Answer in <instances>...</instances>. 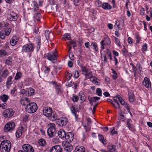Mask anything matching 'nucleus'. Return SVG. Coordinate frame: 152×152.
Here are the masks:
<instances>
[{
    "label": "nucleus",
    "instance_id": "56",
    "mask_svg": "<svg viewBox=\"0 0 152 152\" xmlns=\"http://www.w3.org/2000/svg\"><path fill=\"white\" fill-rule=\"evenodd\" d=\"M79 99V97L77 95H73L72 97V100L73 102H76Z\"/></svg>",
    "mask_w": 152,
    "mask_h": 152
},
{
    "label": "nucleus",
    "instance_id": "4",
    "mask_svg": "<svg viewBox=\"0 0 152 152\" xmlns=\"http://www.w3.org/2000/svg\"><path fill=\"white\" fill-rule=\"evenodd\" d=\"M34 45L32 43L26 44L22 48V51L26 53L32 52L34 50Z\"/></svg>",
    "mask_w": 152,
    "mask_h": 152
},
{
    "label": "nucleus",
    "instance_id": "22",
    "mask_svg": "<svg viewBox=\"0 0 152 152\" xmlns=\"http://www.w3.org/2000/svg\"><path fill=\"white\" fill-rule=\"evenodd\" d=\"M12 76H9L7 78L6 83V85L7 88H9L10 86L11 85L12 83Z\"/></svg>",
    "mask_w": 152,
    "mask_h": 152
},
{
    "label": "nucleus",
    "instance_id": "53",
    "mask_svg": "<svg viewBox=\"0 0 152 152\" xmlns=\"http://www.w3.org/2000/svg\"><path fill=\"white\" fill-rule=\"evenodd\" d=\"M49 30H47L45 31V36L46 38V39L47 40H48L49 39Z\"/></svg>",
    "mask_w": 152,
    "mask_h": 152
},
{
    "label": "nucleus",
    "instance_id": "25",
    "mask_svg": "<svg viewBox=\"0 0 152 152\" xmlns=\"http://www.w3.org/2000/svg\"><path fill=\"white\" fill-rule=\"evenodd\" d=\"M74 151L75 152H85V149L83 146H77L75 147Z\"/></svg>",
    "mask_w": 152,
    "mask_h": 152
},
{
    "label": "nucleus",
    "instance_id": "20",
    "mask_svg": "<svg viewBox=\"0 0 152 152\" xmlns=\"http://www.w3.org/2000/svg\"><path fill=\"white\" fill-rule=\"evenodd\" d=\"M114 100L116 101L117 100L119 101L121 104L122 105H124L125 103L123 99L119 95H117L114 97Z\"/></svg>",
    "mask_w": 152,
    "mask_h": 152
},
{
    "label": "nucleus",
    "instance_id": "43",
    "mask_svg": "<svg viewBox=\"0 0 152 152\" xmlns=\"http://www.w3.org/2000/svg\"><path fill=\"white\" fill-rule=\"evenodd\" d=\"M41 16V15L40 13L35 14L34 15V17L35 20H37V21H39Z\"/></svg>",
    "mask_w": 152,
    "mask_h": 152
},
{
    "label": "nucleus",
    "instance_id": "55",
    "mask_svg": "<svg viewBox=\"0 0 152 152\" xmlns=\"http://www.w3.org/2000/svg\"><path fill=\"white\" fill-rule=\"evenodd\" d=\"M96 6L97 7H102V2L99 0H98L96 1L95 2Z\"/></svg>",
    "mask_w": 152,
    "mask_h": 152
},
{
    "label": "nucleus",
    "instance_id": "57",
    "mask_svg": "<svg viewBox=\"0 0 152 152\" xmlns=\"http://www.w3.org/2000/svg\"><path fill=\"white\" fill-rule=\"evenodd\" d=\"M106 54L107 55L108 57H109V59L110 60H112V56L111 53L108 50H107L106 52Z\"/></svg>",
    "mask_w": 152,
    "mask_h": 152
},
{
    "label": "nucleus",
    "instance_id": "32",
    "mask_svg": "<svg viewBox=\"0 0 152 152\" xmlns=\"http://www.w3.org/2000/svg\"><path fill=\"white\" fill-rule=\"evenodd\" d=\"M83 125L86 132H88L91 130V126L89 123H87L85 124H83Z\"/></svg>",
    "mask_w": 152,
    "mask_h": 152
},
{
    "label": "nucleus",
    "instance_id": "39",
    "mask_svg": "<svg viewBox=\"0 0 152 152\" xmlns=\"http://www.w3.org/2000/svg\"><path fill=\"white\" fill-rule=\"evenodd\" d=\"M111 70L112 71V73L113 74V75H111V76L113 80H115L118 77V74L113 69H112Z\"/></svg>",
    "mask_w": 152,
    "mask_h": 152
},
{
    "label": "nucleus",
    "instance_id": "54",
    "mask_svg": "<svg viewBox=\"0 0 152 152\" xmlns=\"http://www.w3.org/2000/svg\"><path fill=\"white\" fill-rule=\"evenodd\" d=\"M96 94L99 96H101L102 95V91L100 88H98L96 90Z\"/></svg>",
    "mask_w": 152,
    "mask_h": 152
},
{
    "label": "nucleus",
    "instance_id": "44",
    "mask_svg": "<svg viewBox=\"0 0 152 152\" xmlns=\"http://www.w3.org/2000/svg\"><path fill=\"white\" fill-rule=\"evenodd\" d=\"M120 116L121 117L120 119L122 121H124L125 120V117L124 115V112L122 110H120L119 113Z\"/></svg>",
    "mask_w": 152,
    "mask_h": 152
},
{
    "label": "nucleus",
    "instance_id": "59",
    "mask_svg": "<svg viewBox=\"0 0 152 152\" xmlns=\"http://www.w3.org/2000/svg\"><path fill=\"white\" fill-rule=\"evenodd\" d=\"M115 103H116L117 105H115L114 104L113 105V106L116 109L118 108L119 109H121V107L120 106V104L118 102L117 100L115 101Z\"/></svg>",
    "mask_w": 152,
    "mask_h": 152
},
{
    "label": "nucleus",
    "instance_id": "42",
    "mask_svg": "<svg viewBox=\"0 0 152 152\" xmlns=\"http://www.w3.org/2000/svg\"><path fill=\"white\" fill-rule=\"evenodd\" d=\"M129 100L131 102H132L134 101V94L131 93H129Z\"/></svg>",
    "mask_w": 152,
    "mask_h": 152
},
{
    "label": "nucleus",
    "instance_id": "27",
    "mask_svg": "<svg viewBox=\"0 0 152 152\" xmlns=\"http://www.w3.org/2000/svg\"><path fill=\"white\" fill-rule=\"evenodd\" d=\"M23 129V128L21 127L17 131L16 133V136L17 138H19L21 136Z\"/></svg>",
    "mask_w": 152,
    "mask_h": 152
},
{
    "label": "nucleus",
    "instance_id": "51",
    "mask_svg": "<svg viewBox=\"0 0 152 152\" xmlns=\"http://www.w3.org/2000/svg\"><path fill=\"white\" fill-rule=\"evenodd\" d=\"M110 133L112 135L115 134H116L118 133L117 132L114 130V128H111L110 129Z\"/></svg>",
    "mask_w": 152,
    "mask_h": 152
},
{
    "label": "nucleus",
    "instance_id": "31",
    "mask_svg": "<svg viewBox=\"0 0 152 152\" xmlns=\"http://www.w3.org/2000/svg\"><path fill=\"white\" fill-rule=\"evenodd\" d=\"M38 144L39 146L45 147L46 145V142L45 140L43 138H41L38 141Z\"/></svg>",
    "mask_w": 152,
    "mask_h": 152
},
{
    "label": "nucleus",
    "instance_id": "29",
    "mask_svg": "<svg viewBox=\"0 0 152 152\" xmlns=\"http://www.w3.org/2000/svg\"><path fill=\"white\" fill-rule=\"evenodd\" d=\"M66 134L63 129H61L58 132V135L61 138H65Z\"/></svg>",
    "mask_w": 152,
    "mask_h": 152
},
{
    "label": "nucleus",
    "instance_id": "34",
    "mask_svg": "<svg viewBox=\"0 0 152 152\" xmlns=\"http://www.w3.org/2000/svg\"><path fill=\"white\" fill-rule=\"evenodd\" d=\"M135 69L137 73H138L140 74H141V72L142 70V67L141 66L140 64H137L136 65Z\"/></svg>",
    "mask_w": 152,
    "mask_h": 152
},
{
    "label": "nucleus",
    "instance_id": "40",
    "mask_svg": "<svg viewBox=\"0 0 152 152\" xmlns=\"http://www.w3.org/2000/svg\"><path fill=\"white\" fill-rule=\"evenodd\" d=\"M98 137L99 140L103 144H105L106 143V139L104 140L103 136L102 135L99 134L98 135Z\"/></svg>",
    "mask_w": 152,
    "mask_h": 152
},
{
    "label": "nucleus",
    "instance_id": "52",
    "mask_svg": "<svg viewBox=\"0 0 152 152\" xmlns=\"http://www.w3.org/2000/svg\"><path fill=\"white\" fill-rule=\"evenodd\" d=\"M79 66L80 67L81 70L83 73H84L87 71L88 69H87L85 66H83L82 65H79Z\"/></svg>",
    "mask_w": 152,
    "mask_h": 152
},
{
    "label": "nucleus",
    "instance_id": "6",
    "mask_svg": "<svg viewBox=\"0 0 152 152\" xmlns=\"http://www.w3.org/2000/svg\"><path fill=\"white\" fill-rule=\"evenodd\" d=\"M68 122V119L64 117L58 119L56 121V124L60 126H65Z\"/></svg>",
    "mask_w": 152,
    "mask_h": 152
},
{
    "label": "nucleus",
    "instance_id": "15",
    "mask_svg": "<svg viewBox=\"0 0 152 152\" xmlns=\"http://www.w3.org/2000/svg\"><path fill=\"white\" fill-rule=\"evenodd\" d=\"M74 138V134L71 132H68L66 135L65 138L66 140H68V142H71L72 141Z\"/></svg>",
    "mask_w": 152,
    "mask_h": 152
},
{
    "label": "nucleus",
    "instance_id": "3",
    "mask_svg": "<svg viewBox=\"0 0 152 152\" xmlns=\"http://www.w3.org/2000/svg\"><path fill=\"white\" fill-rule=\"evenodd\" d=\"M49 128L47 130L48 135L50 137H52L55 135L56 131L55 129V124L51 123L48 124Z\"/></svg>",
    "mask_w": 152,
    "mask_h": 152
},
{
    "label": "nucleus",
    "instance_id": "46",
    "mask_svg": "<svg viewBox=\"0 0 152 152\" xmlns=\"http://www.w3.org/2000/svg\"><path fill=\"white\" fill-rule=\"evenodd\" d=\"M135 38L136 39V44L139 43L141 40V38L140 35L138 34H136Z\"/></svg>",
    "mask_w": 152,
    "mask_h": 152
},
{
    "label": "nucleus",
    "instance_id": "49",
    "mask_svg": "<svg viewBox=\"0 0 152 152\" xmlns=\"http://www.w3.org/2000/svg\"><path fill=\"white\" fill-rule=\"evenodd\" d=\"M104 39L105 40V42L107 45H109L111 43V41L109 37L106 36L104 37Z\"/></svg>",
    "mask_w": 152,
    "mask_h": 152
},
{
    "label": "nucleus",
    "instance_id": "38",
    "mask_svg": "<svg viewBox=\"0 0 152 152\" xmlns=\"http://www.w3.org/2000/svg\"><path fill=\"white\" fill-rule=\"evenodd\" d=\"M22 76V74L20 72H18L16 74L14 79L15 80H18L20 79Z\"/></svg>",
    "mask_w": 152,
    "mask_h": 152
},
{
    "label": "nucleus",
    "instance_id": "8",
    "mask_svg": "<svg viewBox=\"0 0 152 152\" xmlns=\"http://www.w3.org/2000/svg\"><path fill=\"white\" fill-rule=\"evenodd\" d=\"M15 127V124L13 122H9L6 124L4 127V130L6 132L13 130Z\"/></svg>",
    "mask_w": 152,
    "mask_h": 152
},
{
    "label": "nucleus",
    "instance_id": "17",
    "mask_svg": "<svg viewBox=\"0 0 152 152\" xmlns=\"http://www.w3.org/2000/svg\"><path fill=\"white\" fill-rule=\"evenodd\" d=\"M143 84L147 88H151V83L147 77H145L142 82Z\"/></svg>",
    "mask_w": 152,
    "mask_h": 152
},
{
    "label": "nucleus",
    "instance_id": "60",
    "mask_svg": "<svg viewBox=\"0 0 152 152\" xmlns=\"http://www.w3.org/2000/svg\"><path fill=\"white\" fill-rule=\"evenodd\" d=\"M115 41L116 43L117 44V45L119 47L121 45L119 40L116 37H115Z\"/></svg>",
    "mask_w": 152,
    "mask_h": 152
},
{
    "label": "nucleus",
    "instance_id": "28",
    "mask_svg": "<svg viewBox=\"0 0 152 152\" xmlns=\"http://www.w3.org/2000/svg\"><path fill=\"white\" fill-rule=\"evenodd\" d=\"M37 52H38L40 49L41 45V40L40 37H38L37 38Z\"/></svg>",
    "mask_w": 152,
    "mask_h": 152
},
{
    "label": "nucleus",
    "instance_id": "21",
    "mask_svg": "<svg viewBox=\"0 0 152 152\" xmlns=\"http://www.w3.org/2000/svg\"><path fill=\"white\" fill-rule=\"evenodd\" d=\"M27 92L26 93V96H32L34 94V90L32 88H30L26 89Z\"/></svg>",
    "mask_w": 152,
    "mask_h": 152
},
{
    "label": "nucleus",
    "instance_id": "50",
    "mask_svg": "<svg viewBox=\"0 0 152 152\" xmlns=\"http://www.w3.org/2000/svg\"><path fill=\"white\" fill-rule=\"evenodd\" d=\"M7 52L4 50H0V57H3L6 56Z\"/></svg>",
    "mask_w": 152,
    "mask_h": 152
},
{
    "label": "nucleus",
    "instance_id": "1",
    "mask_svg": "<svg viewBox=\"0 0 152 152\" xmlns=\"http://www.w3.org/2000/svg\"><path fill=\"white\" fill-rule=\"evenodd\" d=\"M10 142L7 140L2 141L0 145V149L1 152H9L11 148Z\"/></svg>",
    "mask_w": 152,
    "mask_h": 152
},
{
    "label": "nucleus",
    "instance_id": "11",
    "mask_svg": "<svg viewBox=\"0 0 152 152\" xmlns=\"http://www.w3.org/2000/svg\"><path fill=\"white\" fill-rule=\"evenodd\" d=\"M22 148L25 152H34V149L31 145L28 144H25L22 146Z\"/></svg>",
    "mask_w": 152,
    "mask_h": 152
},
{
    "label": "nucleus",
    "instance_id": "24",
    "mask_svg": "<svg viewBox=\"0 0 152 152\" xmlns=\"http://www.w3.org/2000/svg\"><path fill=\"white\" fill-rule=\"evenodd\" d=\"M18 39V38L17 37L13 36L10 41L11 45L12 46L15 45L17 44Z\"/></svg>",
    "mask_w": 152,
    "mask_h": 152
},
{
    "label": "nucleus",
    "instance_id": "63",
    "mask_svg": "<svg viewBox=\"0 0 152 152\" xmlns=\"http://www.w3.org/2000/svg\"><path fill=\"white\" fill-rule=\"evenodd\" d=\"M123 1L126 3V8L128 10H129V7H128V5L129 3H130L129 0H122Z\"/></svg>",
    "mask_w": 152,
    "mask_h": 152
},
{
    "label": "nucleus",
    "instance_id": "64",
    "mask_svg": "<svg viewBox=\"0 0 152 152\" xmlns=\"http://www.w3.org/2000/svg\"><path fill=\"white\" fill-rule=\"evenodd\" d=\"M45 69L44 70V72L45 73H48L50 72V67H48L47 66H45Z\"/></svg>",
    "mask_w": 152,
    "mask_h": 152
},
{
    "label": "nucleus",
    "instance_id": "62",
    "mask_svg": "<svg viewBox=\"0 0 152 152\" xmlns=\"http://www.w3.org/2000/svg\"><path fill=\"white\" fill-rule=\"evenodd\" d=\"M5 35H6L5 34H4V32L3 31H1L0 32V38L1 39H4L5 37Z\"/></svg>",
    "mask_w": 152,
    "mask_h": 152
},
{
    "label": "nucleus",
    "instance_id": "18",
    "mask_svg": "<svg viewBox=\"0 0 152 152\" xmlns=\"http://www.w3.org/2000/svg\"><path fill=\"white\" fill-rule=\"evenodd\" d=\"M58 118V115L56 113V112L54 111H53L52 113L50 114L49 116H48V118L52 121H54L57 120V118Z\"/></svg>",
    "mask_w": 152,
    "mask_h": 152
},
{
    "label": "nucleus",
    "instance_id": "47",
    "mask_svg": "<svg viewBox=\"0 0 152 152\" xmlns=\"http://www.w3.org/2000/svg\"><path fill=\"white\" fill-rule=\"evenodd\" d=\"M55 89L58 94L59 93V92H61L62 91V89L59 85H56V86L55 87Z\"/></svg>",
    "mask_w": 152,
    "mask_h": 152
},
{
    "label": "nucleus",
    "instance_id": "36",
    "mask_svg": "<svg viewBox=\"0 0 152 152\" xmlns=\"http://www.w3.org/2000/svg\"><path fill=\"white\" fill-rule=\"evenodd\" d=\"M62 39L65 40H71L70 34L69 33L65 34L63 36Z\"/></svg>",
    "mask_w": 152,
    "mask_h": 152
},
{
    "label": "nucleus",
    "instance_id": "14",
    "mask_svg": "<svg viewBox=\"0 0 152 152\" xmlns=\"http://www.w3.org/2000/svg\"><path fill=\"white\" fill-rule=\"evenodd\" d=\"M62 148L60 145H56L53 146L50 149V152H62Z\"/></svg>",
    "mask_w": 152,
    "mask_h": 152
},
{
    "label": "nucleus",
    "instance_id": "19",
    "mask_svg": "<svg viewBox=\"0 0 152 152\" xmlns=\"http://www.w3.org/2000/svg\"><path fill=\"white\" fill-rule=\"evenodd\" d=\"M89 103L91 105L93 104V102H96L100 99V98L99 97L95 96L93 97H90L89 96L88 97Z\"/></svg>",
    "mask_w": 152,
    "mask_h": 152
},
{
    "label": "nucleus",
    "instance_id": "33",
    "mask_svg": "<svg viewBox=\"0 0 152 152\" xmlns=\"http://www.w3.org/2000/svg\"><path fill=\"white\" fill-rule=\"evenodd\" d=\"M102 7L105 10H109L112 8V6L107 3H104L102 4Z\"/></svg>",
    "mask_w": 152,
    "mask_h": 152
},
{
    "label": "nucleus",
    "instance_id": "9",
    "mask_svg": "<svg viewBox=\"0 0 152 152\" xmlns=\"http://www.w3.org/2000/svg\"><path fill=\"white\" fill-rule=\"evenodd\" d=\"M84 73V74H84L85 76V79L86 80L89 79L91 81H94L96 78L95 77L93 76L92 73L90 69H88Z\"/></svg>",
    "mask_w": 152,
    "mask_h": 152
},
{
    "label": "nucleus",
    "instance_id": "41",
    "mask_svg": "<svg viewBox=\"0 0 152 152\" xmlns=\"http://www.w3.org/2000/svg\"><path fill=\"white\" fill-rule=\"evenodd\" d=\"M12 58L9 57L5 61V64L8 65H11L12 64Z\"/></svg>",
    "mask_w": 152,
    "mask_h": 152
},
{
    "label": "nucleus",
    "instance_id": "48",
    "mask_svg": "<svg viewBox=\"0 0 152 152\" xmlns=\"http://www.w3.org/2000/svg\"><path fill=\"white\" fill-rule=\"evenodd\" d=\"M20 102L23 106H26L27 104L23 98L20 99Z\"/></svg>",
    "mask_w": 152,
    "mask_h": 152
},
{
    "label": "nucleus",
    "instance_id": "12",
    "mask_svg": "<svg viewBox=\"0 0 152 152\" xmlns=\"http://www.w3.org/2000/svg\"><path fill=\"white\" fill-rule=\"evenodd\" d=\"M8 18L10 21H15L18 19V16L17 14L12 11L9 15H8Z\"/></svg>",
    "mask_w": 152,
    "mask_h": 152
},
{
    "label": "nucleus",
    "instance_id": "30",
    "mask_svg": "<svg viewBox=\"0 0 152 152\" xmlns=\"http://www.w3.org/2000/svg\"><path fill=\"white\" fill-rule=\"evenodd\" d=\"M9 98V96L5 94H3L0 96V99L4 103L6 102Z\"/></svg>",
    "mask_w": 152,
    "mask_h": 152
},
{
    "label": "nucleus",
    "instance_id": "10",
    "mask_svg": "<svg viewBox=\"0 0 152 152\" xmlns=\"http://www.w3.org/2000/svg\"><path fill=\"white\" fill-rule=\"evenodd\" d=\"M14 114V111L11 108H9L6 110L3 113V116L5 118H7L11 117Z\"/></svg>",
    "mask_w": 152,
    "mask_h": 152
},
{
    "label": "nucleus",
    "instance_id": "23",
    "mask_svg": "<svg viewBox=\"0 0 152 152\" xmlns=\"http://www.w3.org/2000/svg\"><path fill=\"white\" fill-rule=\"evenodd\" d=\"M0 73H1V77L4 79L7 78L10 74V72L7 69H4L3 71L0 72Z\"/></svg>",
    "mask_w": 152,
    "mask_h": 152
},
{
    "label": "nucleus",
    "instance_id": "37",
    "mask_svg": "<svg viewBox=\"0 0 152 152\" xmlns=\"http://www.w3.org/2000/svg\"><path fill=\"white\" fill-rule=\"evenodd\" d=\"M33 9L34 12L37 11L39 10V7L37 3L35 1H33Z\"/></svg>",
    "mask_w": 152,
    "mask_h": 152
},
{
    "label": "nucleus",
    "instance_id": "13",
    "mask_svg": "<svg viewBox=\"0 0 152 152\" xmlns=\"http://www.w3.org/2000/svg\"><path fill=\"white\" fill-rule=\"evenodd\" d=\"M53 112L52 109L50 107H45L43 110V113L44 115L48 117Z\"/></svg>",
    "mask_w": 152,
    "mask_h": 152
},
{
    "label": "nucleus",
    "instance_id": "2",
    "mask_svg": "<svg viewBox=\"0 0 152 152\" xmlns=\"http://www.w3.org/2000/svg\"><path fill=\"white\" fill-rule=\"evenodd\" d=\"M37 109V106L36 103L31 102L27 104L25 107V110L26 112L31 114L36 112Z\"/></svg>",
    "mask_w": 152,
    "mask_h": 152
},
{
    "label": "nucleus",
    "instance_id": "61",
    "mask_svg": "<svg viewBox=\"0 0 152 152\" xmlns=\"http://www.w3.org/2000/svg\"><path fill=\"white\" fill-rule=\"evenodd\" d=\"M71 111L73 114H75L77 111V110L74 107L72 106L70 108Z\"/></svg>",
    "mask_w": 152,
    "mask_h": 152
},
{
    "label": "nucleus",
    "instance_id": "5",
    "mask_svg": "<svg viewBox=\"0 0 152 152\" xmlns=\"http://www.w3.org/2000/svg\"><path fill=\"white\" fill-rule=\"evenodd\" d=\"M57 54V51L55 50L54 53L50 52L45 54V58L53 63H55V62H53V61H57V58L58 57Z\"/></svg>",
    "mask_w": 152,
    "mask_h": 152
},
{
    "label": "nucleus",
    "instance_id": "26",
    "mask_svg": "<svg viewBox=\"0 0 152 152\" xmlns=\"http://www.w3.org/2000/svg\"><path fill=\"white\" fill-rule=\"evenodd\" d=\"M78 96L79 98H80V100L82 101V103L85 101L86 97L85 96V95L83 91H80L78 94Z\"/></svg>",
    "mask_w": 152,
    "mask_h": 152
},
{
    "label": "nucleus",
    "instance_id": "7",
    "mask_svg": "<svg viewBox=\"0 0 152 152\" xmlns=\"http://www.w3.org/2000/svg\"><path fill=\"white\" fill-rule=\"evenodd\" d=\"M65 151L67 152H70L73 149V147L68 142L64 141L62 143Z\"/></svg>",
    "mask_w": 152,
    "mask_h": 152
},
{
    "label": "nucleus",
    "instance_id": "16",
    "mask_svg": "<svg viewBox=\"0 0 152 152\" xmlns=\"http://www.w3.org/2000/svg\"><path fill=\"white\" fill-rule=\"evenodd\" d=\"M132 121L131 119H127L126 124L129 130L132 131H133L135 129L133 125L132 124Z\"/></svg>",
    "mask_w": 152,
    "mask_h": 152
},
{
    "label": "nucleus",
    "instance_id": "35",
    "mask_svg": "<svg viewBox=\"0 0 152 152\" xmlns=\"http://www.w3.org/2000/svg\"><path fill=\"white\" fill-rule=\"evenodd\" d=\"M92 46L93 47V49L97 53H98L99 52L98 51V45L97 44H96L95 42H92L91 43V46Z\"/></svg>",
    "mask_w": 152,
    "mask_h": 152
},
{
    "label": "nucleus",
    "instance_id": "58",
    "mask_svg": "<svg viewBox=\"0 0 152 152\" xmlns=\"http://www.w3.org/2000/svg\"><path fill=\"white\" fill-rule=\"evenodd\" d=\"M122 52L123 53V55L125 57H127L128 55V52L127 50L124 48L122 50Z\"/></svg>",
    "mask_w": 152,
    "mask_h": 152
},
{
    "label": "nucleus",
    "instance_id": "45",
    "mask_svg": "<svg viewBox=\"0 0 152 152\" xmlns=\"http://www.w3.org/2000/svg\"><path fill=\"white\" fill-rule=\"evenodd\" d=\"M11 28H7L5 29V33L7 36H8L9 35L11 32Z\"/></svg>",
    "mask_w": 152,
    "mask_h": 152
}]
</instances>
